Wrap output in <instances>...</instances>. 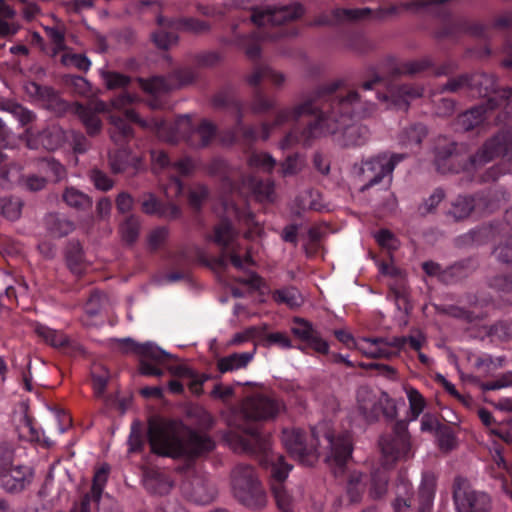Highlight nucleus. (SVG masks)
Segmentation results:
<instances>
[{
  "mask_svg": "<svg viewBox=\"0 0 512 512\" xmlns=\"http://www.w3.org/2000/svg\"><path fill=\"white\" fill-rule=\"evenodd\" d=\"M381 81L375 76L370 81L355 90L339 93L329 99L327 109L318 113L315 121L298 132L292 129L280 141L281 149H288L295 144L309 146L320 137L332 135L334 141L342 147L361 146L369 138V130L359 123H351L355 118H365L373 114L376 109L373 99L388 101L389 96L373 93L374 87ZM423 89L411 85H402L390 91L391 102L400 109H406L410 100L422 96Z\"/></svg>",
  "mask_w": 512,
  "mask_h": 512,
  "instance_id": "1",
  "label": "nucleus"
},
{
  "mask_svg": "<svg viewBox=\"0 0 512 512\" xmlns=\"http://www.w3.org/2000/svg\"><path fill=\"white\" fill-rule=\"evenodd\" d=\"M282 442L289 454L306 466H312L320 454L325 452V461L335 475L342 474L352 454V440L348 432L335 435L327 422L318 423L312 430L307 443L300 429H284Z\"/></svg>",
  "mask_w": 512,
  "mask_h": 512,
  "instance_id": "2",
  "label": "nucleus"
},
{
  "mask_svg": "<svg viewBox=\"0 0 512 512\" xmlns=\"http://www.w3.org/2000/svg\"><path fill=\"white\" fill-rule=\"evenodd\" d=\"M148 439L152 452L173 458L197 456L214 447L207 435L193 432L181 421L161 417L149 421Z\"/></svg>",
  "mask_w": 512,
  "mask_h": 512,
  "instance_id": "3",
  "label": "nucleus"
},
{
  "mask_svg": "<svg viewBox=\"0 0 512 512\" xmlns=\"http://www.w3.org/2000/svg\"><path fill=\"white\" fill-rule=\"evenodd\" d=\"M499 155L512 159V128L489 139L473 157L453 142L437 146L435 164L441 173H459L476 169Z\"/></svg>",
  "mask_w": 512,
  "mask_h": 512,
  "instance_id": "4",
  "label": "nucleus"
},
{
  "mask_svg": "<svg viewBox=\"0 0 512 512\" xmlns=\"http://www.w3.org/2000/svg\"><path fill=\"white\" fill-rule=\"evenodd\" d=\"M138 100L137 95L124 92L117 97L113 98L108 104L109 113V136L111 141L119 146L124 147L134 136L131 123H138L143 128L153 129L158 138L163 141H174L173 137L164 135L165 123L156 120H143L138 117L133 109L128 106Z\"/></svg>",
  "mask_w": 512,
  "mask_h": 512,
  "instance_id": "5",
  "label": "nucleus"
},
{
  "mask_svg": "<svg viewBox=\"0 0 512 512\" xmlns=\"http://www.w3.org/2000/svg\"><path fill=\"white\" fill-rule=\"evenodd\" d=\"M231 486L235 498L246 507L260 509L266 505V492L251 465L241 463L233 468Z\"/></svg>",
  "mask_w": 512,
  "mask_h": 512,
  "instance_id": "6",
  "label": "nucleus"
},
{
  "mask_svg": "<svg viewBox=\"0 0 512 512\" xmlns=\"http://www.w3.org/2000/svg\"><path fill=\"white\" fill-rule=\"evenodd\" d=\"M34 479V470L15 463V449L9 443H0V488L10 494L22 492Z\"/></svg>",
  "mask_w": 512,
  "mask_h": 512,
  "instance_id": "7",
  "label": "nucleus"
},
{
  "mask_svg": "<svg viewBox=\"0 0 512 512\" xmlns=\"http://www.w3.org/2000/svg\"><path fill=\"white\" fill-rule=\"evenodd\" d=\"M341 85L340 81H333L325 84L314 91L310 96L291 108H283L276 113L275 119L271 124H263L261 129V139L267 140L270 136V130L276 127L297 122L301 117L316 114L318 109L316 102L326 96L332 95Z\"/></svg>",
  "mask_w": 512,
  "mask_h": 512,
  "instance_id": "8",
  "label": "nucleus"
},
{
  "mask_svg": "<svg viewBox=\"0 0 512 512\" xmlns=\"http://www.w3.org/2000/svg\"><path fill=\"white\" fill-rule=\"evenodd\" d=\"M211 240L222 248L221 255L217 259L220 267L225 268L228 260L238 269L252 264V258L248 251L244 257H241L242 247L238 241V234L230 222L223 220L216 225Z\"/></svg>",
  "mask_w": 512,
  "mask_h": 512,
  "instance_id": "9",
  "label": "nucleus"
},
{
  "mask_svg": "<svg viewBox=\"0 0 512 512\" xmlns=\"http://www.w3.org/2000/svg\"><path fill=\"white\" fill-rule=\"evenodd\" d=\"M172 129L173 131H169L165 124L164 135L174 138V141H168L169 143H175L178 137H182L193 148L207 146L216 134V127L210 121L202 120L198 126L194 127L189 115L180 116Z\"/></svg>",
  "mask_w": 512,
  "mask_h": 512,
  "instance_id": "10",
  "label": "nucleus"
},
{
  "mask_svg": "<svg viewBox=\"0 0 512 512\" xmlns=\"http://www.w3.org/2000/svg\"><path fill=\"white\" fill-rule=\"evenodd\" d=\"M405 158L404 154H379L364 161L358 169V175L363 182L361 191L379 184L384 177L390 176L396 165Z\"/></svg>",
  "mask_w": 512,
  "mask_h": 512,
  "instance_id": "11",
  "label": "nucleus"
},
{
  "mask_svg": "<svg viewBox=\"0 0 512 512\" xmlns=\"http://www.w3.org/2000/svg\"><path fill=\"white\" fill-rule=\"evenodd\" d=\"M379 444L385 466H392L399 460L411 457L410 436L407 424L403 421L395 423L393 433L382 437Z\"/></svg>",
  "mask_w": 512,
  "mask_h": 512,
  "instance_id": "12",
  "label": "nucleus"
},
{
  "mask_svg": "<svg viewBox=\"0 0 512 512\" xmlns=\"http://www.w3.org/2000/svg\"><path fill=\"white\" fill-rule=\"evenodd\" d=\"M284 402L266 394H254L247 397L241 405V413L244 418L254 421H269L275 419L285 411Z\"/></svg>",
  "mask_w": 512,
  "mask_h": 512,
  "instance_id": "13",
  "label": "nucleus"
},
{
  "mask_svg": "<svg viewBox=\"0 0 512 512\" xmlns=\"http://www.w3.org/2000/svg\"><path fill=\"white\" fill-rule=\"evenodd\" d=\"M269 457L271 476L275 481L272 488L277 506L282 512H294L299 496L292 495L283 486V481L287 478L292 466L285 462L283 456L271 454Z\"/></svg>",
  "mask_w": 512,
  "mask_h": 512,
  "instance_id": "14",
  "label": "nucleus"
},
{
  "mask_svg": "<svg viewBox=\"0 0 512 512\" xmlns=\"http://www.w3.org/2000/svg\"><path fill=\"white\" fill-rule=\"evenodd\" d=\"M453 499L457 512H490V497L472 489L466 480L457 478L454 483Z\"/></svg>",
  "mask_w": 512,
  "mask_h": 512,
  "instance_id": "15",
  "label": "nucleus"
},
{
  "mask_svg": "<svg viewBox=\"0 0 512 512\" xmlns=\"http://www.w3.org/2000/svg\"><path fill=\"white\" fill-rule=\"evenodd\" d=\"M197 77V73L192 68H180L176 70L169 78L155 76L150 79L139 78L140 87L151 95H160L172 89H176L192 83Z\"/></svg>",
  "mask_w": 512,
  "mask_h": 512,
  "instance_id": "16",
  "label": "nucleus"
},
{
  "mask_svg": "<svg viewBox=\"0 0 512 512\" xmlns=\"http://www.w3.org/2000/svg\"><path fill=\"white\" fill-rule=\"evenodd\" d=\"M498 207V200L490 192L476 196H459L451 204L448 214L455 220L467 218L473 211L490 213Z\"/></svg>",
  "mask_w": 512,
  "mask_h": 512,
  "instance_id": "17",
  "label": "nucleus"
},
{
  "mask_svg": "<svg viewBox=\"0 0 512 512\" xmlns=\"http://www.w3.org/2000/svg\"><path fill=\"white\" fill-rule=\"evenodd\" d=\"M70 110L79 118L87 134L91 137L98 135L103 128L98 114L110 113L108 103L102 100L92 101L88 105L74 102L70 105Z\"/></svg>",
  "mask_w": 512,
  "mask_h": 512,
  "instance_id": "18",
  "label": "nucleus"
},
{
  "mask_svg": "<svg viewBox=\"0 0 512 512\" xmlns=\"http://www.w3.org/2000/svg\"><path fill=\"white\" fill-rule=\"evenodd\" d=\"M469 90L472 96L494 98V104H500V107L506 105L507 100L512 96L510 88L496 90L495 77L485 73L469 76Z\"/></svg>",
  "mask_w": 512,
  "mask_h": 512,
  "instance_id": "19",
  "label": "nucleus"
},
{
  "mask_svg": "<svg viewBox=\"0 0 512 512\" xmlns=\"http://www.w3.org/2000/svg\"><path fill=\"white\" fill-rule=\"evenodd\" d=\"M302 13V6L299 4H293L279 8L255 9L250 14V19L257 26H276L283 24L286 21L298 18Z\"/></svg>",
  "mask_w": 512,
  "mask_h": 512,
  "instance_id": "20",
  "label": "nucleus"
},
{
  "mask_svg": "<svg viewBox=\"0 0 512 512\" xmlns=\"http://www.w3.org/2000/svg\"><path fill=\"white\" fill-rule=\"evenodd\" d=\"M231 448L240 453L257 454L263 453L268 455L270 451L269 437L263 435L257 429H251L245 435L237 433L230 434L227 438Z\"/></svg>",
  "mask_w": 512,
  "mask_h": 512,
  "instance_id": "21",
  "label": "nucleus"
},
{
  "mask_svg": "<svg viewBox=\"0 0 512 512\" xmlns=\"http://www.w3.org/2000/svg\"><path fill=\"white\" fill-rule=\"evenodd\" d=\"M291 332L296 338L305 343L304 346L298 347L301 351L310 348L321 354L328 353V342L321 337L320 333L313 327L311 322L296 317L293 319Z\"/></svg>",
  "mask_w": 512,
  "mask_h": 512,
  "instance_id": "22",
  "label": "nucleus"
},
{
  "mask_svg": "<svg viewBox=\"0 0 512 512\" xmlns=\"http://www.w3.org/2000/svg\"><path fill=\"white\" fill-rule=\"evenodd\" d=\"M233 176L232 172H228L224 180L230 185L232 190H239L241 193L252 194L259 201H271L274 194L273 182L260 181L254 176L243 178L241 184L231 183L230 177Z\"/></svg>",
  "mask_w": 512,
  "mask_h": 512,
  "instance_id": "23",
  "label": "nucleus"
},
{
  "mask_svg": "<svg viewBox=\"0 0 512 512\" xmlns=\"http://www.w3.org/2000/svg\"><path fill=\"white\" fill-rule=\"evenodd\" d=\"M26 136L28 148H44L50 151L59 148L66 139L64 130L59 126L48 127L39 133L27 130Z\"/></svg>",
  "mask_w": 512,
  "mask_h": 512,
  "instance_id": "24",
  "label": "nucleus"
},
{
  "mask_svg": "<svg viewBox=\"0 0 512 512\" xmlns=\"http://www.w3.org/2000/svg\"><path fill=\"white\" fill-rule=\"evenodd\" d=\"M121 349L124 353H135L140 359H146L155 364H162L171 355L154 343H137L130 338L121 341Z\"/></svg>",
  "mask_w": 512,
  "mask_h": 512,
  "instance_id": "25",
  "label": "nucleus"
},
{
  "mask_svg": "<svg viewBox=\"0 0 512 512\" xmlns=\"http://www.w3.org/2000/svg\"><path fill=\"white\" fill-rule=\"evenodd\" d=\"M237 27V25L231 26L233 37L231 40H226L225 43L244 49L246 56L250 60L254 61L259 59L261 56L260 45L264 36H260L257 33L243 35L237 32Z\"/></svg>",
  "mask_w": 512,
  "mask_h": 512,
  "instance_id": "26",
  "label": "nucleus"
},
{
  "mask_svg": "<svg viewBox=\"0 0 512 512\" xmlns=\"http://www.w3.org/2000/svg\"><path fill=\"white\" fill-rule=\"evenodd\" d=\"M496 107H500V104H494V98H489L486 102L462 113L458 117L457 124L464 131H469L487 119L488 112Z\"/></svg>",
  "mask_w": 512,
  "mask_h": 512,
  "instance_id": "27",
  "label": "nucleus"
},
{
  "mask_svg": "<svg viewBox=\"0 0 512 512\" xmlns=\"http://www.w3.org/2000/svg\"><path fill=\"white\" fill-rule=\"evenodd\" d=\"M108 477V470L101 468L97 470L93 477V484L90 493H87L80 501L75 504L70 512H91V503L98 502L101 498L103 488Z\"/></svg>",
  "mask_w": 512,
  "mask_h": 512,
  "instance_id": "28",
  "label": "nucleus"
},
{
  "mask_svg": "<svg viewBox=\"0 0 512 512\" xmlns=\"http://www.w3.org/2000/svg\"><path fill=\"white\" fill-rule=\"evenodd\" d=\"M17 11L7 4L5 0H0V38L14 36L21 29V25L15 21Z\"/></svg>",
  "mask_w": 512,
  "mask_h": 512,
  "instance_id": "29",
  "label": "nucleus"
},
{
  "mask_svg": "<svg viewBox=\"0 0 512 512\" xmlns=\"http://www.w3.org/2000/svg\"><path fill=\"white\" fill-rule=\"evenodd\" d=\"M217 491L212 482L207 479L196 477L191 482L189 497L198 504L205 505L213 501Z\"/></svg>",
  "mask_w": 512,
  "mask_h": 512,
  "instance_id": "30",
  "label": "nucleus"
},
{
  "mask_svg": "<svg viewBox=\"0 0 512 512\" xmlns=\"http://www.w3.org/2000/svg\"><path fill=\"white\" fill-rule=\"evenodd\" d=\"M436 478L432 473H424L418 492L419 512H429L435 496Z\"/></svg>",
  "mask_w": 512,
  "mask_h": 512,
  "instance_id": "31",
  "label": "nucleus"
},
{
  "mask_svg": "<svg viewBox=\"0 0 512 512\" xmlns=\"http://www.w3.org/2000/svg\"><path fill=\"white\" fill-rule=\"evenodd\" d=\"M357 402L360 414L366 421H373L378 415L376 396L366 387H361L357 392Z\"/></svg>",
  "mask_w": 512,
  "mask_h": 512,
  "instance_id": "32",
  "label": "nucleus"
},
{
  "mask_svg": "<svg viewBox=\"0 0 512 512\" xmlns=\"http://www.w3.org/2000/svg\"><path fill=\"white\" fill-rule=\"evenodd\" d=\"M171 479L159 471H149L144 478V486L152 494L166 495L172 488Z\"/></svg>",
  "mask_w": 512,
  "mask_h": 512,
  "instance_id": "33",
  "label": "nucleus"
},
{
  "mask_svg": "<svg viewBox=\"0 0 512 512\" xmlns=\"http://www.w3.org/2000/svg\"><path fill=\"white\" fill-rule=\"evenodd\" d=\"M254 352L233 353L218 360L217 367L221 373L239 370L253 359Z\"/></svg>",
  "mask_w": 512,
  "mask_h": 512,
  "instance_id": "34",
  "label": "nucleus"
},
{
  "mask_svg": "<svg viewBox=\"0 0 512 512\" xmlns=\"http://www.w3.org/2000/svg\"><path fill=\"white\" fill-rule=\"evenodd\" d=\"M34 332L43 339L44 342L54 348H64L70 344V340L65 334L43 324H35Z\"/></svg>",
  "mask_w": 512,
  "mask_h": 512,
  "instance_id": "35",
  "label": "nucleus"
},
{
  "mask_svg": "<svg viewBox=\"0 0 512 512\" xmlns=\"http://www.w3.org/2000/svg\"><path fill=\"white\" fill-rule=\"evenodd\" d=\"M63 201L71 208L77 210H87L92 207V199L82 191L69 187L66 188L62 195Z\"/></svg>",
  "mask_w": 512,
  "mask_h": 512,
  "instance_id": "36",
  "label": "nucleus"
},
{
  "mask_svg": "<svg viewBox=\"0 0 512 512\" xmlns=\"http://www.w3.org/2000/svg\"><path fill=\"white\" fill-rule=\"evenodd\" d=\"M404 391L409 402V420L415 421L424 411L426 407V401L422 394L412 386H405Z\"/></svg>",
  "mask_w": 512,
  "mask_h": 512,
  "instance_id": "37",
  "label": "nucleus"
},
{
  "mask_svg": "<svg viewBox=\"0 0 512 512\" xmlns=\"http://www.w3.org/2000/svg\"><path fill=\"white\" fill-rule=\"evenodd\" d=\"M427 136V128L422 124H414L405 129L401 135V144L409 149H414L420 145Z\"/></svg>",
  "mask_w": 512,
  "mask_h": 512,
  "instance_id": "38",
  "label": "nucleus"
},
{
  "mask_svg": "<svg viewBox=\"0 0 512 512\" xmlns=\"http://www.w3.org/2000/svg\"><path fill=\"white\" fill-rule=\"evenodd\" d=\"M5 296L8 299L14 298L17 300L19 296H26L29 292V286L22 276L14 277L12 274H7L5 277Z\"/></svg>",
  "mask_w": 512,
  "mask_h": 512,
  "instance_id": "39",
  "label": "nucleus"
},
{
  "mask_svg": "<svg viewBox=\"0 0 512 512\" xmlns=\"http://www.w3.org/2000/svg\"><path fill=\"white\" fill-rule=\"evenodd\" d=\"M46 224L50 233L55 237L66 236L74 230V224L71 221L57 214L48 215Z\"/></svg>",
  "mask_w": 512,
  "mask_h": 512,
  "instance_id": "40",
  "label": "nucleus"
},
{
  "mask_svg": "<svg viewBox=\"0 0 512 512\" xmlns=\"http://www.w3.org/2000/svg\"><path fill=\"white\" fill-rule=\"evenodd\" d=\"M273 299L279 304H285L290 308L300 307L304 299L300 292L294 287H286L276 290Z\"/></svg>",
  "mask_w": 512,
  "mask_h": 512,
  "instance_id": "41",
  "label": "nucleus"
},
{
  "mask_svg": "<svg viewBox=\"0 0 512 512\" xmlns=\"http://www.w3.org/2000/svg\"><path fill=\"white\" fill-rule=\"evenodd\" d=\"M17 429L21 437L29 441H38L40 431L35 427L33 419L28 415L26 408L19 415Z\"/></svg>",
  "mask_w": 512,
  "mask_h": 512,
  "instance_id": "42",
  "label": "nucleus"
},
{
  "mask_svg": "<svg viewBox=\"0 0 512 512\" xmlns=\"http://www.w3.org/2000/svg\"><path fill=\"white\" fill-rule=\"evenodd\" d=\"M380 338H362L355 342L356 348L364 355L371 358H384L387 352L381 347Z\"/></svg>",
  "mask_w": 512,
  "mask_h": 512,
  "instance_id": "43",
  "label": "nucleus"
},
{
  "mask_svg": "<svg viewBox=\"0 0 512 512\" xmlns=\"http://www.w3.org/2000/svg\"><path fill=\"white\" fill-rule=\"evenodd\" d=\"M158 24L161 26V29L152 34V40L158 48L168 49L177 42V36L174 33L165 31L163 28L165 26H172L174 23L159 17Z\"/></svg>",
  "mask_w": 512,
  "mask_h": 512,
  "instance_id": "44",
  "label": "nucleus"
},
{
  "mask_svg": "<svg viewBox=\"0 0 512 512\" xmlns=\"http://www.w3.org/2000/svg\"><path fill=\"white\" fill-rule=\"evenodd\" d=\"M489 286L499 294L504 302L512 304V275L495 276L490 279Z\"/></svg>",
  "mask_w": 512,
  "mask_h": 512,
  "instance_id": "45",
  "label": "nucleus"
},
{
  "mask_svg": "<svg viewBox=\"0 0 512 512\" xmlns=\"http://www.w3.org/2000/svg\"><path fill=\"white\" fill-rule=\"evenodd\" d=\"M365 491V484L363 482V475L354 472L347 484V496L351 504L358 503Z\"/></svg>",
  "mask_w": 512,
  "mask_h": 512,
  "instance_id": "46",
  "label": "nucleus"
},
{
  "mask_svg": "<svg viewBox=\"0 0 512 512\" xmlns=\"http://www.w3.org/2000/svg\"><path fill=\"white\" fill-rule=\"evenodd\" d=\"M490 302H491V299H486V298L479 299V298H477L475 303H474L473 310L466 311V310H464L462 308L451 307L449 309V313L452 316H454V317L464 318V319H467L468 321H472V320H474L476 318H482V317L486 316V313L478 311V307H483L485 305H488Z\"/></svg>",
  "mask_w": 512,
  "mask_h": 512,
  "instance_id": "47",
  "label": "nucleus"
},
{
  "mask_svg": "<svg viewBox=\"0 0 512 512\" xmlns=\"http://www.w3.org/2000/svg\"><path fill=\"white\" fill-rule=\"evenodd\" d=\"M60 62L65 67H74L87 72L91 67V61L84 54L72 53L70 50L61 55Z\"/></svg>",
  "mask_w": 512,
  "mask_h": 512,
  "instance_id": "48",
  "label": "nucleus"
},
{
  "mask_svg": "<svg viewBox=\"0 0 512 512\" xmlns=\"http://www.w3.org/2000/svg\"><path fill=\"white\" fill-rule=\"evenodd\" d=\"M370 14L368 8H339L333 11V17L336 22L357 21L366 18Z\"/></svg>",
  "mask_w": 512,
  "mask_h": 512,
  "instance_id": "49",
  "label": "nucleus"
},
{
  "mask_svg": "<svg viewBox=\"0 0 512 512\" xmlns=\"http://www.w3.org/2000/svg\"><path fill=\"white\" fill-rule=\"evenodd\" d=\"M248 165L251 168L259 169L264 172H271L276 165V160L267 153L254 152L248 159Z\"/></svg>",
  "mask_w": 512,
  "mask_h": 512,
  "instance_id": "50",
  "label": "nucleus"
},
{
  "mask_svg": "<svg viewBox=\"0 0 512 512\" xmlns=\"http://www.w3.org/2000/svg\"><path fill=\"white\" fill-rule=\"evenodd\" d=\"M390 288L396 307L399 310H403L405 313H408L411 309V305L408 300V291L404 280H401L398 284H390Z\"/></svg>",
  "mask_w": 512,
  "mask_h": 512,
  "instance_id": "51",
  "label": "nucleus"
},
{
  "mask_svg": "<svg viewBox=\"0 0 512 512\" xmlns=\"http://www.w3.org/2000/svg\"><path fill=\"white\" fill-rule=\"evenodd\" d=\"M40 171L47 176L53 177L56 181L62 179L65 175V168L62 164L53 158H43L38 162Z\"/></svg>",
  "mask_w": 512,
  "mask_h": 512,
  "instance_id": "52",
  "label": "nucleus"
},
{
  "mask_svg": "<svg viewBox=\"0 0 512 512\" xmlns=\"http://www.w3.org/2000/svg\"><path fill=\"white\" fill-rule=\"evenodd\" d=\"M22 202L18 198H2L0 200V212L9 219L16 220L21 215Z\"/></svg>",
  "mask_w": 512,
  "mask_h": 512,
  "instance_id": "53",
  "label": "nucleus"
},
{
  "mask_svg": "<svg viewBox=\"0 0 512 512\" xmlns=\"http://www.w3.org/2000/svg\"><path fill=\"white\" fill-rule=\"evenodd\" d=\"M380 339L382 340V349L387 352V355L384 356V358H392L397 356L400 350H402L407 344V338L405 336Z\"/></svg>",
  "mask_w": 512,
  "mask_h": 512,
  "instance_id": "54",
  "label": "nucleus"
},
{
  "mask_svg": "<svg viewBox=\"0 0 512 512\" xmlns=\"http://www.w3.org/2000/svg\"><path fill=\"white\" fill-rule=\"evenodd\" d=\"M28 91L31 94H35L43 99H47L52 104H57L60 106L64 105V102H62V100L53 88L47 86H40L36 83H31L28 87Z\"/></svg>",
  "mask_w": 512,
  "mask_h": 512,
  "instance_id": "55",
  "label": "nucleus"
},
{
  "mask_svg": "<svg viewBox=\"0 0 512 512\" xmlns=\"http://www.w3.org/2000/svg\"><path fill=\"white\" fill-rule=\"evenodd\" d=\"M140 222L135 216L128 217L121 225L120 231L123 239L128 243H133L139 234Z\"/></svg>",
  "mask_w": 512,
  "mask_h": 512,
  "instance_id": "56",
  "label": "nucleus"
},
{
  "mask_svg": "<svg viewBox=\"0 0 512 512\" xmlns=\"http://www.w3.org/2000/svg\"><path fill=\"white\" fill-rule=\"evenodd\" d=\"M489 335L501 341L512 339V320L499 321L489 329Z\"/></svg>",
  "mask_w": 512,
  "mask_h": 512,
  "instance_id": "57",
  "label": "nucleus"
},
{
  "mask_svg": "<svg viewBox=\"0 0 512 512\" xmlns=\"http://www.w3.org/2000/svg\"><path fill=\"white\" fill-rule=\"evenodd\" d=\"M64 82L78 95L86 96L91 91L90 84L84 77L68 75L64 78Z\"/></svg>",
  "mask_w": 512,
  "mask_h": 512,
  "instance_id": "58",
  "label": "nucleus"
},
{
  "mask_svg": "<svg viewBox=\"0 0 512 512\" xmlns=\"http://www.w3.org/2000/svg\"><path fill=\"white\" fill-rule=\"evenodd\" d=\"M102 78L108 89L123 88L130 82V78L128 76L112 71L102 72Z\"/></svg>",
  "mask_w": 512,
  "mask_h": 512,
  "instance_id": "59",
  "label": "nucleus"
},
{
  "mask_svg": "<svg viewBox=\"0 0 512 512\" xmlns=\"http://www.w3.org/2000/svg\"><path fill=\"white\" fill-rule=\"evenodd\" d=\"M432 62L425 57L419 60L405 62L399 68V73L404 75H414L420 73L431 66Z\"/></svg>",
  "mask_w": 512,
  "mask_h": 512,
  "instance_id": "60",
  "label": "nucleus"
},
{
  "mask_svg": "<svg viewBox=\"0 0 512 512\" xmlns=\"http://www.w3.org/2000/svg\"><path fill=\"white\" fill-rule=\"evenodd\" d=\"M503 359L501 357L493 358L491 355L483 354L475 359V367L484 373H490L502 366Z\"/></svg>",
  "mask_w": 512,
  "mask_h": 512,
  "instance_id": "61",
  "label": "nucleus"
},
{
  "mask_svg": "<svg viewBox=\"0 0 512 512\" xmlns=\"http://www.w3.org/2000/svg\"><path fill=\"white\" fill-rule=\"evenodd\" d=\"M66 138L70 141L74 152L79 154L85 153L91 146L87 137L83 133L75 130L69 131Z\"/></svg>",
  "mask_w": 512,
  "mask_h": 512,
  "instance_id": "62",
  "label": "nucleus"
},
{
  "mask_svg": "<svg viewBox=\"0 0 512 512\" xmlns=\"http://www.w3.org/2000/svg\"><path fill=\"white\" fill-rule=\"evenodd\" d=\"M444 199V192L441 189H436L424 202L419 206L420 214L426 215L433 212L437 206Z\"/></svg>",
  "mask_w": 512,
  "mask_h": 512,
  "instance_id": "63",
  "label": "nucleus"
},
{
  "mask_svg": "<svg viewBox=\"0 0 512 512\" xmlns=\"http://www.w3.org/2000/svg\"><path fill=\"white\" fill-rule=\"evenodd\" d=\"M89 177L94 186L102 191H108L114 185L113 180L110 179L103 171L97 168H94L90 171Z\"/></svg>",
  "mask_w": 512,
  "mask_h": 512,
  "instance_id": "64",
  "label": "nucleus"
}]
</instances>
